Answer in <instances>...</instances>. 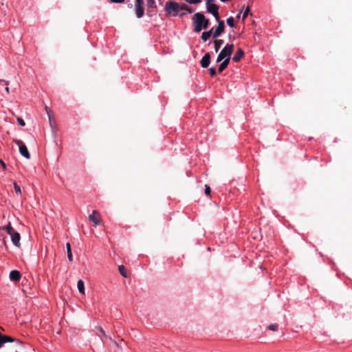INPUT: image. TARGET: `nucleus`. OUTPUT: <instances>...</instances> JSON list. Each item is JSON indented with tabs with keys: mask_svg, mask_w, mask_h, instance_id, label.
Wrapping results in <instances>:
<instances>
[{
	"mask_svg": "<svg viewBox=\"0 0 352 352\" xmlns=\"http://www.w3.org/2000/svg\"><path fill=\"white\" fill-rule=\"evenodd\" d=\"M192 22L194 25V30L196 32H201L202 29L208 28L210 24L209 20L201 12H197L194 14L192 17Z\"/></svg>",
	"mask_w": 352,
	"mask_h": 352,
	"instance_id": "f257e3e1",
	"label": "nucleus"
},
{
	"mask_svg": "<svg viewBox=\"0 0 352 352\" xmlns=\"http://www.w3.org/2000/svg\"><path fill=\"white\" fill-rule=\"evenodd\" d=\"M233 50H234V45L233 44L226 45L222 49V50L220 52V53L219 54L217 58V62L219 63L226 58L230 59V56L232 55Z\"/></svg>",
	"mask_w": 352,
	"mask_h": 352,
	"instance_id": "f03ea898",
	"label": "nucleus"
},
{
	"mask_svg": "<svg viewBox=\"0 0 352 352\" xmlns=\"http://www.w3.org/2000/svg\"><path fill=\"white\" fill-rule=\"evenodd\" d=\"M179 9V5L175 1H168L166 3L165 10L168 14L174 12L173 15H177Z\"/></svg>",
	"mask_w": 352,
	"mask_h": 352,
	"instance_id": "7ed1b4c3",
	"label": "nucleus"
},
{
	"mask_svg": "<svg viewBox=\"0 0 352 352\" xmlns=\"http://www.w3.org/2000/svg\"><path fill=\"white\" fill-rule=\"evenodd\" d=\"M14 142L19 146L20 153L27 159L30 158V154L26 146L20 140H14Z\"/></svg>",
	"mask_w": 352,
	"mask_h": 352,
	"instance_id": "20e7f679",
	"label": "nucleus"
},
{
	"mask_svg": "<svg viewBox=\"0 0 352 352\" xmlns=\"http://www.w3.org/2000/svg\"><path fill=\"white\" fill-rule=\"evenodd\" d=\"M135 12L138 18H141L144 16V0H135Z\"/></svg>",
	"mask_w": 352,
	"mask_h": 352,
	"instance_id": "39448f33",
	"label": "nucleus"
},
{
	"mask_svg": "<svg viewBox=\"0 0 352 352\" xmlns=\"http://www.w3.org/2000/svg\"><path fill=\"white\" fill-rule=\"evenodd\" d=\"M89 219L96 226L101 223V217L97 210H93L92 213L89 216Z\"/></svg>",
	"mask_w": 352,
	"mask_h": 352,
	"instance_id": "423d86ee",
	"label": "nucleus"
},
{
	"mask_svg": "<svg viewBox=\"0 0 352 352\" xmlns=\"http://www.w3.org/2000/svg\"><path fill=\"white\" fill-rule=\"evenodd\" d=\"M224 30H225L224 22L223 21H219L218 23L217 28H216V30H214V32H212V36H213V38L219 37L224 32Z\"/></svg>",
	"mask_w": 352,
	"mask_h": 352,
	"instance_id": "0eeeda50",
	"label": "nucleus"
},
{
	"mask_svg": "<svg viewBox=\"0 0 352 352\" xmlns=\"http://www.w3.org/2000/svg\"><path fill=\"white\" fill-rule=\"evenodd\" d=\"M210 63V55L208 52L201 58V60L200 61V64H201V67L207 68L209 66Z\"/></svg>",
	"mask_w": 352,
	"mask_h": 352,
	"instance_id": "6e6552de",
	"label": "nucleus"
},
{
	"mask_svg": "<svg viewBox=\"0 0 352 352\" xmlns=\"http://www.w3.org/2000/svg\"><path fill=\"white\" fill-rule=\"evenodd\" d=\"M10 236H11L12 242L13 243V244L15 246H16L17 248H19L21 246V243H20L21 236H20L19 233L17 232H15L12 233L10 235Z\"/></svg>",
	"mask_w": 352,
	"mask_h": 352,
	"instance_id": "1a4fd4ad",
	"label": "nucleus"
},
{
	"mask_svg": "<svg viewBox=\"0 0 352 352\" xmlns=\"http://www.w3.org/2000/svg\"><path fill=\"white\" fill-rule=\"evenodd\" d=\"M213 1L214 0H207V11L211 14L217 12L219 10V6L216 4H210V2Z\"/></svg>",
	"mask_w": 352,
	"mask_h": 352,
	"instance_id": "9d476101",
	"label": "nucleus"
},
{
	"mask_svg": "<svg viewBox=\"0 0 352 352\" xmlns=\"http://www.w3.org/2000/svg\"><path fill=\"white\" fill-rule=\"evenodd\" d=\"M21 276V273L18 270H12L10 273V279L12 281H19Z\"/></svg>",
	"mask_w": 352,
	"mask_h": 352,
	"instance_id": "9b49d317",
	"label": "nucleus"
},
{
	"mask_svg": "<svg viewBox=\"0 0 352 352\" xmlns=\"http://www.w3.org/2000/svg\"><path fill=\"white\" fill-rule=\"evenodd\" d=\"M243 56H244V52H243V50L241 48H239L237 50L236 52L235 53V54L234 55V56L232 57V60L234 62H239L243 57Z\"/></svg>",
	"mask_w": 352,
	"mask_h": 352,
	"instance_id": "f8f14e48",
	"label": "nucleus"
},
{
	"mask_svg": "<svg viewBox=\"0 0 352 352\" xmlns=\"http://www.w3.org/2000/svg\"><path fill=\"white\" fill-rule=\"evenodd\" d=\"M14 339L10 336L0 334V347L6 342H14Z\"/></svg>",
	"mask_w": 352,
	"mask_h": 352,
	"instance_id": "ddd939ff",
	"label": "nucleus"
},
{
	"mask_svg": "<svg viewBox=\"0 0 352 352\" xmlns=\"http://www.w3.org/2000/svg\"><path fill=\"white\" fill-rule=\"evenodd\" d=\"M230 63V58L223 59V61L221 63L218 68V72L219 73L222 72L228 65Z\"/></svg>",
	"mask_w": 352,
	"mask_h": 352,
	"instance_id": "4468645a",
	"label": "nucleus"
},
{
	"mask_svg": "<svg viewBox=\"0 0 352 352\" xmlns=\"http://www.w3.org/2000/svg\"><path fill=\"white\" fill-rule=\"evenodd\" d=\"M212 32L213 28L210 29L209 31L204 32L201 36V39L204 41H206L210 37V36L212 35Z\"/></svg>",
	"mask_w": 352,
	"mask_h": 352,
	"instance_id": "2eb2a0df",
	"label": "nucleus"
},
{
	"mask_svg": "<svg viewBox=\"0 0 352 352\" xmlns=\"http://www.w3.org/2000/svg\"><path fill=\"white\" fill-rule=\"evenodd\" d=\"M77 287L80 294H85V285L82 280H78L77 283Z\"/></svg>",
	"mask_w": 352,
	"mask_h": 352,
	"instance_id": "dca6fc26",
	"label": "nucleus"
},
{
	"mask_svg": "<svg viewBox=\"0 0 352 352\" xmlns=\"http://www.w3.org/2000/svg\"><path fill=\"white\" fill-rule=\"evenodd\" d=\"M214 50L217 52L221 45L223 44V41L222 39H217L214 41Z\"/></svg>",
	"mask_w": 352,
	"mask_h": 352,
	"instance_id": "f3484780",
	"label": "nucleus"
},
{
	"mask_svg": "<svg viewBox=\"0 0 352 352\" xmlns=\"http://www.w3.org/2000/svg\"><path fill=\"white\" fill-rule=\"evenodd\" d=\"M3 230H5L7 233L10 235H11L12 233L15 232L14 228L12 227L10 223L9 222L8 224L6 226H3L2 228Z\"/></svg>",
	"mask_w": 352,
	"mask_h": 352,
	"instance_id": "a211bd4d",
	"label": "nucleus"
},
{
	"mask_svg": "<svg viewBox=\"0 0 352 352\" xmlns=\"http://www.w3.org/2000/svg\"><path fill=\"white\" fill-rule=\"evenodd\" d=\"M67 257L69 261H72L73 256L72 253L71 245L69 243L66 244Z\"/></svg>",
	"mask_w": 352,
	"mask_h": 352,
	"instance_id": "6ab92c4d",
	"label": "nucleus"
},
{
	"mask_svg": "<svg viewBox=\"0 0 352 352\" xmlns=\"http://www.w3.org/2000/svg\"><path fill=\"white\" fill-rule=\"evenodd\" d=\"M118 270H119V272L120 273V274L123 277H125V278L127 277L126 270L125 267H124V265H119L118 266Z\"/></svg>",
	"mask_w": 352,
	"mask_h": 352,
	"instance_id": "aec40b11",
	"label": "nucleus"
},
{
	"mask_svg": "<svg viewBox=\"0 0 352 352\" xmlns=\"http://www.w3.org/2000/svg\"><path fill=\"white\" fill-rule=\"evenodd\" d=\"M45 111L48 116L49 121L50 122V124H52V110L47 106H45Z\"/></svg>",
	"mask_w": 352,
	"mask_h": 352,
	"instance_id": "412c9836",
	"label": "nucleus"
},
{
	"mask_svg": "<svg viewBox=\"0 0 352 352\" xmlns=\"http://www.w3.org/2000/svg\"><path fill=\"white\" fill-rule=\"evenodd\" d=\"M226 23H227L228 25H229L230 27H231V28L234 27V18L232 16L228 18L226 20Z\"/></svg>",
	"mask_w": 352,
	"mask_h": 352,
	"instance_id": "4be33fe9",
	"label": "nucleus"
},
{
	"mask_svg": "<svg viewBox=\"0 0 352 352\" xmlns=\"http://www.w3.org/2000/svg\"><path fill=\"white\" fill-rule=\"evenodd\" d=\"M146 5L148 8H155V0H146Z\"/></svg>",
	"mask_w": 352,
	"mask_h": 352,
	"instance_id": "5701e85b",
	"label": "nucleus"
},
{
	"mask_svg": "<svg viewBox=\"0 0 352 352\" xmlns=\"http://www.w3.org/2000/svg\"><path fill=\"white\" fill-rule=\"evenodd\" d=\"M179 8L184 10H186L190 13L192 12V10L187 5L184 3L179 5Z\"/></svg>",
	"mask_w": 352,
	"mask_h": 352,
	"instance_id": "b1692460",
	"label": "nucleus"
},
{
	"mask_svg": "<svg viewBox=\"0 0 352 352\" xmlns=\"http://www.w3.org/2000/svg\"><path fill=\"white\" fill-rule=\"evenodd\" d=\"M250 8H247L244 12H243V16H242V20L244 21L245 19L248 16V14H250Z\"/></svg>",
	"mask_w": 352,
	"mask_h": 352,
	"instance_id": "393cba45",
	"label": "nucleus"
},
{
	"mask_svg": "<svg viewBox=\"0 0 352 352\" xmlns=\"http://www.w3.org/2000/svg\"><path fill=\"white\" fill-rule=\"evenodd\" d=\"M278 324H272L268 326V329L271 331H276L278 329Z\"/></svg>",
	"mask_w": 352,
	"mask_h": 352,
	"instance_id": "a878e982",
	"label": "nucleus"
},
{
	"mask_svg": "<svg viewBox=\"0 0 352 352\" xmlns=\"http://www.w3.org/2000/svg\"><path fill=\"white\" fill-rule=\"evenodd\" d=\"M14 188L15 192L17 194H21V188L16 182H14Z\"/></svg>",
	"mask_w": 352,
	"mask_h": 352,
	"instance_id": "bb28decb",
	"label": "nucleus"
},
{
	"mask_svg": "<svg viewBox=\"0 0 352 352\" xmlns=\"http://www.w3.org/2000/svg\"><path fill=\"white\" fill-rule=\"evenodd\" d=\"M209 73L211 76H215L217 74L216 69L214 67H211L208 69Z\"/></svg>",
	"mask_w": 352,
	"mask_h": 352,
	"instance_id": "cd10ccee",
	"label": "nucleus"
},
{
	"mask_svg": "<svg viewBox=\"0 0 352 352\" xmlns=\"http://www.w3.org/2000/svg\"><path fill=\"white\" fill-rule=\"evenodd\" d=\"M212 14L214 16L215 19L218 21V23L219 21H222L221 20H220V16L218 11L214 13H212Z\"/></svg>",
	"mask_w": 352,
	"mask_h": 352,
	"instance_id": "c85d7f7f",
	"label": "nucleus"
},
{
	"mask_svg": "<svg viewBox=\"0 0 352 352\" xmlns=\"http://www.w3.org/2000/svg\"><path fill=\"white\" fill-rule=\"evenodd\" d=\"M211 192V189L209 186L205 185V193L207 195H210Z\"/></svg>",
	"mask_w": 352,
	"mask_h": 352,
	"instance_id": "c756f323",
	"label": "nucleus"
},
{
	"mask_svg": "<svg viewBox=\"0 0 352 352\" xmlns=\"http://www.w3.org/2000/svg\"><path fill=\"white\" fill-rule=\"evenodd\" d=\"M5 82L6 85V87L5 88V90L8 94L9 91H10L9 87H8L9 82H6V81H5L3 80H0V82Z\"/></svg>",
	"mask_w": 352,
	"mask_h": 352,
	"instance_id": "7c9ffc66",
	"label": "nucleus"
},
{
	"mask_svg": "<svg viewBox=\"0 0 352 352\" xmlns=\"http://www.w3.org/2000/svg\"><path fill=\"white\" fill-rule=\"evenodd\" d=\"M17 122L20 125L23 126L25 125V121L21 118H17Z\"/></svg>",
	"mask_w": 352,
	"mask_h": 352,
	"instance_id": "2f4dec72",
	"label": "nucleus"
},
{
	"mask_svg": "<svg viewBox=\"0 0 352 352\" xmlns=\"http://www.w3.org/2000/svg\"><path fill=\"white\" fill-rule=\"evenodd\" d=\"M112 3H122L124 0H110Z\"/></svg>",
	"mask_w": 352,
	"mask_h": 352,
	"instance_id": "473e14b6",
	"label": "nucleus"
},
{
	"mask_svg": "<svg viewBox=\"0 0 352 352\" xmlns=\"http://www.w3.org/2000/svg\"><path fill=\"white\" fill-rule=\"evenodd\" d=\"M98 330H99L100 333H101V335H102V336H105L104 331V330H103L102 328H100H100L98 329Z\"/></svg>",
	"mask_w": 352,
	"mask_h": 352,
	"instance_id": "72a5a7b5",
	"label": "nucleus"
},
{
	"mask_svg": "<svg viewBox=\"0 0 352 352\" xmlns=\"http://www.w3.org/2000/svg\"><path fill=\"white\" fill-rule=\"evenodd\" d=\"M0 164H1V166H3V168H6V164L3 162V160H0Z\"/></svg>",
	"mask_w": 352,
	"mask_h": 352,
	"instance_id": "f704fd0d",
	"label": "nucleus"
},
{
	"mask_svg": "<svg viewBox=\"0 0 352 352\" xmlns=\"http://www.w3.org/2000/svg\"><path fill=\"white\" fill-rule=\"evenodd\" d=\"M113 343H114V344H115L118 348H119V344H118V342H117L113 341Z\"/></svg>",
	"mask_w": 352,
	"mask_h": 352,
	"instance_id": "c9c22d12",
	"label": "nucleus"
},
{
	"mask_svg": "<svg viewBox=\"0 0 352 352\" xmlns=\"http://www.w3.org/2000/svg\"><path fill=\"white\" fill-rule=\"evenodd\" d=\"M109 340H112V338L111 337H107Z\"/></svg>",
	"mask_w": 352,
	"mask_h": 352,
	"instance_id": "e433bc0d",
	"label": "nucleus"
}]
</instances>
